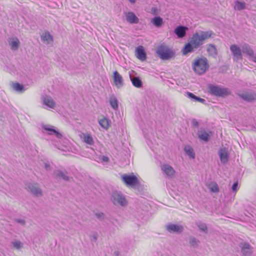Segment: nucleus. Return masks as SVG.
I'll use <instances>...</instances> for the list:
<instances>
[{"label":"nucleus","instance_id":"nucleus-37","mask_svg":"<svg viewBox=\"0 0 256 256\" xmlns=\"http://www.w3.org/2000/svg\"><path fill=\"white\" fill-rule=\"evenodd\" d=\"M12 88L14 90L18 92H22L24 91V86L18 83L13 84Z\"/></svg>","mask_w":256,"mask_h":256},{"label":"nucleus","instance_id":"nucleus-15","mask_svg":"<svg viewBox=\"0 0 256 256\" xmlns=\"http://www.w3.org/2000/svg\"><path fill=\"white\" fill-rule=\"evenodd\" d=\"M113 79L114 84L117 88H120L124 86L122 77L117 71H114V72Z\"/></svg>","mask_w":256,"mask_h":256},{"label":"nucleus","instance_id":"nucleus-41","mask_svg":"<svg viewBox=\"0 0 256 256\" xmlns=\"http://www.w3.org/2000/svg\"><path fill=\"white\" fill-rule=\"evenodd\" d=\"M98 240V234L96 232L93 233L90 236V240L93 242H96Z\"/></svg>","mask_w":256,"mask_h":256},{"label":"nucleus","instance_id":"nucleus-36","mask_svg":"<svg viewBox=\"0 0 256 256\" xmlns=\"http://www.w3.org/2000/svg\"><path fill=\"white\" fill-rule=\"evenodd\" d=\"M208 188L212 192H218L219 191L218 185L214 182H211L209 184Z\"/></svg>","mask_w":256,"mask_h":256},{"label":"nucleus","instance_id":"nucleus-40","mask_svg":"<svg viewBox=\"0 0 256 256\" xmlns=\"http://www.w3.org/2000/svg\"><path fill=\"white\" fill-rule=\"evenodd\" d=\"M95 216L100 220H104L106 218L104 214L102 212H96Z\"/></svg>","mask_w":256,"mask_h":256},{"label":"nucleus","instance_id":"nucleus-39","mask_svg":"<svg viewBox=\"0 0 256 256\" xmlns=\"http://www.w3.org/2000/svg\"><path fill=\"white\" fill-rule=\"evenodd\" d=\"M187 96H188V98H190L192 100L194 101H196L197 100V98H198V96H195L192 93H191V92H187Z\"/></svg>","mask_w":256,"mask_h":256},{"label":"nucleus","instance_id":"nucleus-5","mask_svg":"<svg viewBox=\"0 0 256 256\" xmlns=\"http://www.w3.org/2000/svg\"><path fill=\"white\" fill-rule=\"evenodd\" d=\"M112 200L116 206H126L128 204L125 196L120 192H114L112 196Z\"/></svg>","mask_w":256,"mask_h":256},{"label":"nucleus","instance_id":"nucleus-47","mask_svg":"<svg viewBox=\"0 0 256 256\" xmlns=\"http://www.w3.org/2000/svg\"><path fill=\"white\" fill-rule=\"evenodd\" d=\"M197 102H200L202 104H204L206 102V100L204 98H200L198 97V98H197Z\"/></svg>","mask_w":256,"mask_h":256},{"label":"nucleus","instance_id":"nucleus-25","mask_svg":"<svg viewBox=\"0 0 256 256\" xmlns=\"http://www.w3.org/2000/svg\"><path fill=\"white\" fill-rule=\"evenodd\" d=\"M56 176L60 179H62L65 181H68L70 180L69 177L66 174V173L60 170H56L54 172Z\"/></svg>","mask_w":256,"mask_h":256},{"label":"nucleus","instance_id":"nucleus-2","mask_svg":"<svg viewBox=\"0 0 256 256\" xmlns=\"http://www.w3.org/2000/svg\"><path fill=\"white\" fill-rule=\"evenodd\" d=\"M194 70L198 74H204L208 68V60L205 58L194 60L192 63Z\"/></svg>","mask_w":256,"mask_h":256},{"label":"nucleus","instance_id":"nucleus-6","mask_svg":"<svg viewBox=\"0 0 256 256\" xmlns=\"http://www.w3.org/2000/svg\"><path fill=\"white\" fill-rule=\"evenodd\" d=\"M26 188L34 196L39 197L42 196V191L37 183H28L26 185Z\"/></svg>","mask_w":256,"mask_h":256},{"label":"nucleus","instance_id":"nucleus-23","mask_svg":"<svg viewBox=\"0 0 256 256\" xmlns=\"http://www.w3.org/2000/svg\"><path fill=\"white\" fill-rule=\"evenodd\" d=\"M207 52L209 56L212 58H216L218 54L217 49L214 45L213 44H210L207 48Z\"/></svg>","mask_w":256,"mask_h":256},{"label":"nucleus","instance_id":"nucleus-32","mask_svg":"<svg viewBox=\"0 0 256 256\" xmlns=\"http://www.w3.org/2000/svg\"><path fill=\"white\" fill-rule=\"evenodd\" d=\"M110 103L111 106L114 110L118 108V102L117 98L114 96H112L110 98Z\"/></svg>","mask_w":256,"mask_h":256},{"label":"nucleus","instance_id":"nucleus-12","mask_svg":"<svg viewBox=\"0 0 256 256\" xmlns=\"http://www.w3.org/2000/svg\"><path fill=\"white\" fill-rule=\"evenodd\" d=\"M42 128L47 132V134L49 135H54L58 138H62V134L57 131L54 126L50 125H45L42 126Z\"/></svg>","mask_w":256,"mask_h":256},{"label":"nucleus","instance_id":"nucleus-34","mask_svg":"<svg viewBox=\"0 0 256 256\" xmlns=\"http://www.w3.org/2000/svg\"><path fill=\"white\" fill-rule=\"evenodd\" d=\"M189 242L191 246L195 248L198 246L200 242L196 238L192 236L190 238Z\"/></svg>","mask_w":256,"mask_h":256},{"label":"nucleus","instance_id":"nucleus-26","mask_svg":"<svg viewBox=\"0 0 256 256\" xmlns=\"http://www.w3.org/2000/svg\"><path fill=\"white\" fill-rule=\"evenodd\" d=\"M41 39L42 41L46 42L48 44L53 41L52 36L48 32H45L41 35Z\"/></svg>","mask_w":256,"mask_h":256},{"label":"nucleus","instance_id":"nucleus-29","mask_svg":"<svg viewBox=\"0 0 256 256\" xmlns=\"http://www.w3.org/2000/svg\"><path fill=\"white\" fill-rule=\"evenodd\" d=\"M10 246L16 250H20L23 248L24 244L20 240H14L10 242Z\"/></svg>","mask_w":256,"mask_h":256},{"label":"nucleus","instance_id":"nucleus-35","mask_svg":"<svg viewBox=\"0 0 256 256\" xmlns=\"http://www.w3.org/2000/svg\"><path fill=\"white\" fill-rule=\"evenodd\" d=\"M99 124L100 126L104 129H108L110 126V123L108 119L103 118L99 120Z\"/></svg>","mask_w":256,"mask_h":256},{"label":"nucleus","instance_id":"nucleus-49","mask_svg":"<svg viewBox=\"0 0 256 256\" xmlns=\"http://www.w3.org/2000/svg\"><path fill=\"white\" fill-rule=\"evenodd\" d=\"M252 61L256 63V56H254V59L252 60Z\"/></svg>","mask_w":256,"mask_h":256},{"label":"nucleus","instance_id":"nucleus-43","mask_svg":"<svg viewBox=\"0 0 256 256\" xmlns=\"http://www.w3.org/2000/svg\"><path fill=\"white\" fill-rule=\"evenodd\" d=\"M100 160L104 162H108L109 160V158L106 156H102L99 157Z\"/></svg>","mask_w":256,"mask_h":256},{"label":"nucleus","instance_id":"nucleus-3","mask_svg":"<svg viewBox=\"0 0 256 256\" xmlns=\"http://www.w3.org/2000/svg\"><path fill=\"white\" fill-rule=\"evenodd\" d=\"M156 53L162 60H168L174 56V52L167 46L161 44L156 50Z\"/></svg>","mask_w":256,"mask_h":256},{"label":"nucleus","instance_id":"nucleus-28","mask_svg":"<svg viewBox=\"0 0 256 256\" xmlns=\"http://www.w3.org/2000/svg\"><path fill=\"white\" fill-rule=\"evenodd\" d=\"M194 48L193 44L191 43V42L190 40L189 42L186 44L182 49V53L184 55L188 54L189 52H192L194 51Z\"/></svg>","mask_w":256,"mask_h":256},{"label":"nucleus","instance_id":"nucleus-21","mask_svg":"<svg viewBox=\"0 0 256 256\" xmlns=\"http://www.w3.org/2000/svg\"><path fill=\"white\" fill-rule=\"evenodd\" d=\"M82 141L90 146H92L94 144V140L92 136L88 133L82 134Z\"/></svg>","mask_w":256,"mask_h":256},{"label":"nucleus","instance_id":"nucleus-38","mask_svg":"<svg viewBox=\"0 0 256 256\" xmlns=\"http://www.w3.org/2000/svg\"><path fill=\"white\" fill-rule=\"evenodd\" d=\"M185 150H186V154L190 158H194V154L193 152V150H192V149L190 148H185Z\"/></svg>","mask_w":256,"mask_h":256},{"label":"nucleus","instance_id":"nucleus-11","mask_svg":"<svg viewBox=\"0 0 256 256\" xmlns=\"http://www.w3.org/2000/svg\"><path fill=\"white\" fill-rule=\"evenodd\" d=\"M166 230L170 233L180 234L184 230V227L182 226L170 224L166 226Z\"/></svg>","mask_w":256,"mask_h":256},{"label":"nucleus","instance_id":"nucleus-14","mask_svg":"<svg viewBox=\"0 0 256 256\" xmlns=\"http://www.w3.org/2000/svg\"><path fill=\"white\" fill-rule=\"evenodd\" d=\"M161 170L168 178H172L174 176L175 170L170 165L163 164L161 166Z\"/></svg>","mask_w":256,"mask_h":256},{"label":"nucleus","instance_id":"nucleus-42","mask_svg":"<svg viewBox=\"0 0 256 256\" xmlns=\"http://www.w3.org/2000/svg\"><path fill=\"white\" fill-rule=\"evenodd\" d=\"M15 220L16 222L20 224L21 225H22L23 226H24L26 224V220L23 219L17 218V219H16Z\"/></svg>","mask_w":256,"mask_h":256},{"label":"nucleus","instance_id":"nucleus-4","mask_svg":"<svg viewBox=\"0 0 256 256\" xmlns=\"http://www.w3.org/2000/svg\"><path fill=\"white\" fill-rule=\"evenodd\" d=\"M209 92L217 96H225L230 94L229 90L218 85L210 84L208 86Z\"/></svg>","mask_w":256,"mask_h":256},{"label":"nucleus","instance_id":"nucleus-9","mask_svg":"<svg viewBox=\"0 0 256 256\" xmlns=\"http://www.w3.org/2000/svg\"><path fill=\"white\" fill-rule=\"evenodd\" d=\"M230 50L233 55V60L234 61L237 62L242 60V54L240 48L236 44H232L230 46Z\"/></svg>","mask_w":256,"mask_h":256},{"label":"nucleus","instance_id":"nucleus-16","mask_svg":"<svg viewBox=\"0 0 256 256\" xmlns=\"http://www.w3.org/2000/svg\"><path fill=\"white\" fill-rule=\"evenodd\" d=\"M218 154L222 164H225L228 162L229 154L226 148H220L218 151Z\"/></svg>","mask_w":256,"mask_h":256},{"label":"nucleus","instance_id":"nucleus-22","mask_svg":"<svg viewBox=\"0 0 256 256\" xmlns=\"http://www.w3.org/2000/svg\"><path fill=\"white\" fill-rule=\"evenodd\" d=\"M136 57L142 61L146 59V55L142 46H139L136 49Z\"/></svg>","mask_w":256,"mask_h":256},{"label":"nucleus","instance_id":"nucleus-19","mask_svg":"<svg viewBox=\"0 0 256 256\" xmlns=\"http://www.w3.org/2000/svg\"><path fill=\"white\" fill-rule=\"evenodd\" d=\"M188 30V28L184 26H178L174 30V33L180 38H182L185 36L186 31Z\"/></svg>","mask_w":256,"mask_h":256},{"label":"nucleus","instance_id":"nucleus-46","mask_svg":"<svg viewBox=\"0 0 256 256\" xmlns=\"http://www.w3.org/2000/svg\"><path fill=\"white\" fill-rule=\"evenodd\" d=\"M238 188V182H235L232 186V190L233 191H236Z\"/></svg>","mask_w":256,"mask_h":256},{"label":"nucleus","instance_id":"nucleus-48","mask_svg":"<svg viewBox=\"0 0 256 256\" xmlns=\"http://www.w3.org/2000/svg\"><path fill=\"white\" fill-rule=\"evenodd\" d=\"M128 1L132 4H134L136 0H128Z\"/></svg>","mask_w":256,"mask_h":256},{"label":"nucleus","instance_id":"nucleus-10","mask_svg":"<svg viewBox=\"0 0 256 256\" xmlns=\"http://www.w3.org/2000/svg\"><path fill=\"white\" fill-rule=\"evenodd\" d=\"M244 256H250L252 254V248L248 242H241L239 245Z\"/></svg>","mask_w":256,"mask_h":256},{"label":"nucleus","instance_id":"nucleus-24","mask_svg":"<svg viewBox=\"0 0 256 256\" xmlns=\"http://www.w3.org/2000/svg\"><path fill=\"white\" fill-rule=\"evenodd\" d=\"M9 44L12 50H17L19 47L20 41L17 38H10L8 41Z\"/></svg>","mask_w":256,"mask_h":256},{"label":"nucleus","instance_id":"nucleus-17","mask_svg":"<svg viewBox=\"0 0 256 256\" xmlns=\"http://www.w3.org/2000/svg\"><path fill=\"white\" fill-rule=\"evenodd\" d=\"M126 20L130 24H138L139 22L138 18L132 12H125Z\"/></svg>","mask_w":256,"mask_h":256},{"label":"nucleus","instance_id":"nucleus-27","mask_svg":"<svg viewBox=\"0 0 256 256\" xmlns=\"http://www.w3.org/2000/svg\"><path fill=\"white\" fill-rule=\"evenodd\" d=\"M130 80L132 84L136 88H140L142 86V82L140 78L138 76H132L130 74Z\"/></svg>","mask_w":256,"mask_h":256},{"label":"nucleus","instance_id":"nucleus-30","mask_svg":"<svg viewBox=\"0 0 256 256\" xmlns=\"http://www.w3.org/2000/svg\"><path fill=\"white\" fill-rule=\"evenodd\" d=\"M196 224L201 232H202L205 234H208V228L205 223L198 221L196 223Z\"/></svg>","mask_w":256,"mask_h":256},{"label":"nucleus","instance_id":"nucleus-45","mask_svg":"<svg viewBox=\"0 0 256 256\" xmlns=\"http://www.w3.org/2000/svg\"><path fill=\"white\" fill-rule=\"evenodd\" d=\"M192 125L193 127L198 128V122L196 119H193L192 120Z\"/></svg>","mask_w":256,"mask_h":256},{"label":"nucleus","instance_id":"nucleus-44","mask_svg":"<svg viewBox=\"0 0 256 256\" xmlns=\"http://www.w3.org/2000/svg\"><path fill=\"white\" fill-rule=\"evenodd\" d=\"M44 168L45 170L47 171H50L51 170L50 166L48 162H44Z\"/></svg>","mask_w":256,"mask_h":256},{"label":"nucleus","instance_id":"nucleus-1","mask_svg":"<svg viewBox=\"0 0 256 256\" xmlns=\"http://www.w3.org/2000/svg\"><path fill=\"white\" fill-rule=\"evenodd\" d=\"M213 32L212 30L200 31L192 35L190 41L195 49H196L204 44L205 40L210 38Z\"/></svg>","mask_w":256,"mask_h":256},{"label":"nucleus","instance_id":"nucleus-13","mask_svg":"<svg viewBox=\"0 0 256 256\" xmlns=\"http://www.w3.org/2000/svg\"><path fill=\"white\" fill-rule=\"evenodd\" d=\"M43 104L50 108L56 107V102L54 99L50 96L44 95L42 97Z\"/></svg>","mask_w":256,"mask_h":256},{"label":"nucleus","instance_id":"nucleus-33","mask_svg":"<svg viewBox=\"0 0 256 256\" xmlns=\"http://www.w3.org/2000/svg\"><path fill=\"white\" fill-rule=\"evenodd\" d=\"M234 9L238 10H241L246 8V4L244 2H241L236 0L234 2Z\"/></svg>","mask_w":256,"mask_h":256},{"label":"nucleus","instance_id":"nucleus-7","mask_svg":"<svg viewBox=\"0 0 256 256\" xmlns=\"http://www.w3.org/2000/svg\"><path fill=\"white\" fill-rule=\"evenodd\" d=\"M122 178L128 186L134 188L138 184V180L134 176L124 174L122 176Z\"/></svg>","mask_w":256,"mask_h":256},{"label":"nucleus","instance_id":"nucleus-8","mask_svg":"<svg viewBox=\"0 0 256 256\" xmlns=\"http://www.w3.org/2000/svg\"><path fill=\"white\" fill-rule=\"evenodd\" d=\"M238 95L243 100L248 102H252L256 100V93L251 90L244 92Z\"/></svg>","mask_w":256,"mask_h":256},{"label":"nucleus","instance_id":"nucleus-31","mask_svg":"<svg viewBox=\"0 0 256 256\" xmlns=\"http://www.w3.org/2000/svg\"><path fill=\"white\" fill-rule=\"evenodd\" d=\"M152 22L156 27L161 26L163 24L162 18L160 16H155L151 20Z\"/></svg>","mask_w":256,"mask_h":256},{"label":"nucleus","instance_id":"nucleus-18","mask_svg":"<svg viewBox=\"0 0 256 256\" xmlns=\"http://www.w3.org/2000/svg\"><path fill=\"white\" fill-rule=\"evenodd\" d=\"M242 50L244 54L251 57L252 60L254 59V56H256V55H254V52L252 48L246 44H244L242 46Z\"/></svg>","mask_w":256,"mask_h":256},{"label":"nucleus","instance_id":"nucleus-20","mask_svg":"<svg viewBox=\"0 0 256 256\" xmlns=\"http://www.w3.org/2000/svg\"><path fill=\"white\" fill-rule=\"evenodd\" d=\"M198 138L205 142H208L210 138V134L206 132L204 128H200L198 132Z\"/></svg>","mask_w":256,"mask_h":256}]
</instances>
